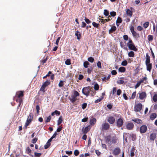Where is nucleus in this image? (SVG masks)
<instances>
[{
    "instance_id": "f257e3e1",
    "label": "nucleus",
    "mask_w": 157,
    "mask_h": 157,
    "mask_svg": "<svg viewBox=\"0 0 157 157\" xmlns=\"http://www.w3.org/2000/svg\"><path fill=\"white\" fill-rule=\"evenodd\" d=\"M105 140L106 143L108 144H116L117 143V139L115 136L112 137L110 135L105 136Z\"/></svg>"
},
{
    "instance_id": "f03ea898",
    "label": "nucleus",
    "mask_w": 157,
    "mask_h": 157,
    "mask_svg": "<svg viewBox=\"0 0 157 157\" xmlns=\"http://www.w3.org/2000/svg\"><path fill=\"white\" fill-rule=\"evenodd\" d=\"M79 95V93L77 91H75L74 93L71 95V97L69 98L70 101L73 103H74L76 99V97Z\"/></svg>"
},
{
    "instance_id": "7ed1b4c3",
    "label": "nucleus",
    "mask_w": 157,
    "mask_h": 157,
    "mask_svg": "<svg viewBox=\"0 0 157 157\" xmlns=\"http://www.w3.org/2000/svg\"><path fill=\"white\" fill-rule=\"evenodd\" d=\"M91 88L90 86L84 87L82 90V93L86 96H88L91 91Z\"/></svg>"
},
{
    "instance_id": "20e7f679",
    "label": "nucleus",
    "mask_w": 157,
    "mask_h": 157,
    "mask_svg": "<svg viewBox=\"0 0 157 157\" xmlns=\"http://www.w3.org/2000/svg\"><path fill=\"white\" fill-rule=\"evenodd\" d=\"M116 123V126L118 128H120L123 126L124 124V119L121 116L117 120Z\"/></svg>"
},
{
    "instance_id": "39448f33",
    "label": "nucleus",
    "mask_w": 157,
    "mask_h": 157,
    "mask_svg": "<svg viewBox=\"0 0 157 157\" xmlns=\"http://www.w3.org/2000/svg\"><path fill=\"white\" fill-rule=\"evenodd\" d=\"M24 91H19L16 93L15 97L17 98L16 99H23L22 97L24 96Z\"/></svg>"
},
{
    "instance_id": "423d86ee",
    "label": "nucleus",
    "mask_w": 157,
    "mask_h": 157,
    "mask_svg": "<svg viewBox=\"0 0 157 157\" xmlns=\"http://www.w3.org/2000/svg\"><path fill=\"white\" fill-rule=\"evenodd\" d=\"M50 81L48 80L46 81L43 83V85L41 86L40 89V91H43L44 92L45 91L44 89L46 86L50 84Z\"/></svg>"
},
{
    "instance_id": "0eeeda50",
    "label": "nucleus",
    "mask_w": 157,
    "mask_h": 157,
    "mask_svg": "<svg viewBox=\"0 0 157 157\" xmlns=\"http://www.w3.org/2000/svg\"><path fill=\"white\" fill-rule=\"evenodd\" d=\"M142 108V105L141 103H139L135 105L134 110L136 112L140 111Z\"/></svg>"
},
{
    "instance_id": "6e6552de",
    "label": "nucleus",
    "mask_w": 157,
    "mask_h": 157,
    "mask_svg": "<svg viewBox=\"0 0 157 157\" xmlns=\"http://www.w3.org/2000/svg\"><path fill=\"white\" fill-rule=\"evenodd\" d=\"M110 128V125L108 123L105 122L103 123L101 125V129L102 130H107Z\"/></svg>"
},
{
    "instance_id": "1a4fd4ad",
    "label": "nucleus",
    "mask_w": 157,
    "mask_h": 157,
    "mask_svg": "<svg viewBox=\"0 0 157 157\" xmlns=\"http://www.w3.org/2000/svg\"><path fill=\"white\" fill-rule=\"evenodd\" d=\"M121 152V149L119 147L115 148L113 150L112 153L114 155H118Z\"/></svg>"
},
{
    "instance_id": "9d476101",
    "label": "nucleus",
    "mask_w": 157,
    "mask_h": 157,
    "mask_svg": "<svg viewBox=\"0 0 157 157\" xmlns=\"http://www.w3.org/2000/svg\"><path fill=\"white\" fill-rule=\"evenodd\" d=\"M139 98L141 100H143L144 98H145L147 96V94L145 92H139Z\"/></svg>"
},
{
    "instance_id": "9b49d317",
    "label": "nucleus",
    "mask_w": 157,
    "mask_h": 157,
    "mask_svg": "<svg viewBox=\"0 0 157 157\" xmlns=\"http://www.w3.org/2000/svg\"><path fill=\"white\" fill-rule=\"evenodd\" d=\"M147 130V128L146 125H142L140 128V132L141 133L145 132Z\"/></svg>"
},
{
    "instance_id": "f8f14e48",
    "label": "nucleus",
    "mask_w": 157,
    "mask_h": 157,
    "mask_svg": "<svg viewBox=\"0 0 157 157\" xmlns=\"http://www.w3.org/2000/svg\"><path fill=\"white\" fill-rule=\"evenodd\" d=\"M127 46L128 47V48L130 50H132L135 51H136L137 50V49L136 48L134 44H130L127 45Z\"/></svg>"
},
{
    "instance_id": "ddd939ff",
    "label": "nucleus",
    "mask_w": 157,
    "mask_h": 157,
    "mask_svg": "<svg viewBox=\"0 0 157 157\" xmlns=\"http://www.w3.org/2000/svg\"><path fill=\"white\" fill-rule=\"evenodd\" d=\"M134 124L132 122L128 123L126 125L127 129L129 130H131L134 128Z\"/></svg>"
},
{
    "instance_id": "4468645a",
    "label": "nucleus",
    "mask_w": 157,
    "mask_h": 157,
    "mask_svg": "<svg viewBox=\"0 0 157 157\" xmlns=\"http://www.w3.org/2000/svg\"><path fill=\"white\" fill-rule=\"evenodd\" d=\"M107 121L111 124H113L115 122V118L112 116L109 117L107 119Z\"/></svg>"
},
{
    "instance_id": "2eb2a0df",
    "label": "nucleus",
    "mask_w": 157,
    "mask_h": 157,
    "mask_svg": "<svg viewBox=\"0 0 157 157\" xmlns=\"http://www.w3.org/2000/svg\"><path fill=\"white\" fill-rule=\"evenodd\" d=\"M156 138V134L155 133L152 132L149 136V139L151 141H154Z\"/></svg>"
},
{
    "instance_id": "dca6fc26",
    "label": "nucleus",
    "mask_w": 157,
    "mask_h": 157,
    "mask_svg": "<svg viewBox=\"0 0 157 157\" xmlns=\"http://www.w3.org/2000/svg\"><path fill=\"white\" fill-rule=\"evenodd\" d=\"M91 127L90 125H88L86 127L84 128H83L82 130V131L83 133H87L90 130Z\"/></svg>"
},
{
    "instance_id": "f3484780",
    "label": "nucleus",
    "mask_w": 157,
    "mask_h": 157,
    "mask_svg": "<svg viewBox=\"0 0 157 157\" xmlns=\"http://www.w3.org/2000/svg\"><path fill=\"white\" fill-rule=\"evenodd\" d=\"M96 122V119L95 118L92 117L90 119V124L92 126L94 125Z\"/></svg>"
},
{
    "instance_id": "a211bd4d",
    "label": "nucleus",
    "mask_w": 157,
    "mask_h": 157,
    "mask_svg": "<svg viewBox=\"0 0 157 157\" xmlns=\"http://www.w3.org/2000/svg\"><path fill=\"white\" fill-rule=\"evenodd\" d=\"M117 28L115 25L112 26L111 29L109 30V34L114 33L116 30Z\"/></svg>"
},
{
    "instance_id": "6ab92c4d",
    "label": "nucleus",
    "mask_w": 157,
    "mask_h": 157,
    "mask_svg": "<svg viewBox=\"0 0 157 157\" xmlns=\"http://www.w3.org/2000/svg\"><path fill=\"white\" fill-rule=\"evenodd\" d=\"M147 78L146 77H145L142 78V79L140 80L138 82L140 83L141 84L142 83H144L145 84L147 83Z\"/></svg>"
},
{
    "instance_id": "aec40b11",
    "label": "nucleus",
    "mask_w": 157,
    "mask_h": 157,
    "mask_svg": "<svg viewBox=\"0 0 157 157\" xmlns=\"http://www.w3.org/2000/svg\"><path fill=\"white\" fill-rule=\"evenodd\" d=\"M111 75H109L107 77L105 75H103V78H102V80L103 81L107 82L110 79Z\"/></svg>"
},
{
    "instance_id": "412c9836",
    "label": "nucleus",
    "mask_w": 157,
    "mask_h": 157,
    "mask_svg": "<svg viewBox=\"0 0 157 157\" xmlns=\"http://www.w3.org/2000/svg\"><path fill=\"white\" fill-rule=\"evenodd\" d=\"M132 121L135 122L136 123L138 124H142L143 122L139 118L133 119L132 120Z\"/></svg>"
},
{
    "instance_id": "4be33fe9",
    "label": "nucleus",
    "mask_w": 157,
    "mask_h": 157,
    "mask_svg": "<svg viewBox=\"0 0 157 157\" xmlns=\"http://www.w3.org/2000/svg\"><path fill=\"white\" fill-rule=\"evenodd\" d=\"M75 35L77 36L78 40H79L81 38V34L80 32L78 30L75 32Z\"/></svg>"
},
{
    "instance_id": "5701e85b",
    "label": "nucleus",
    "mask_w": 157,
    "mask_h": 157,
    "mask_svg": "<svg viewBox=\"0 0 157 157\" xmlns=\"http://www.w3.org/2000/svg\"><path fill=\"white\" fill-rule=\"evenodd\" d=\"M147 66V70L149 71H150L152 69V64L151 63H149L146 64Z\"/></svg>"
},
{
    "instance_id": "b1692460",
    "label": "nucleus",
    "mask_w": 157,
    "mask_h": 157,
    "mask_svg": "<svg viewBox=\"0 0 157 157\" xmlns=\"http://www.w3.org/2000/svg\"><path fill=\"white\" fill-rule=\"evenodd\" d=\"M26 153L27 154L29 155L30 156H32V157H33V156L32 155H31V150L30 148L29 147H27L26 148Z\"/></svg>"
},
{
    "instance_id": "393cba45",
    "label": "nucleus",
    "mask_w": 157,
    "mask_h": 157,
    "mask_svg": "<svg viewBox=\"0 0 157 157\" xmlns=\"http://www.w3.org/2000/svg\"><path fill=\"white\" fill-rule=\"evenodd\" d=\"M122 19L120 17H118L116 21V24L117 27H118L120 23L122 22Z\"/></svg>"
},
{
    "instance_id": "a878e982",
    "label": "nucleus",
    "mask_w": 157,
    "mask_h": 157,
    "mask_svg": "<svg viewBox=\"0 0 157 157\" xmlns=\"http://www.w3.org/2000/svg\"><path fill=\"white\" fill-rule=\"evenodd\" d=\"M126 12L127 15L131 17L132 16V12L129 9H127L126 10Z\"/></svg>"
},
{
    "instance_id": "bb28decb",
    "label": "nucleus",
    "mask_w": 157,
    "mask_h": 157,
    "mask_svg": "<svg viewBox=\"0 0 157 157\" xmlns=\"http://www.w3.org/2000/svg\"><path fill=\"white\" fill-rule=\"evenodd\" d=\"M133 36L135 38H138L140 37L139 34L137 33L135 31H134L132 33Z\"/></svg>"
},
{
    "instance_id": "cd10ccee",
    "label": "nucleus",
    "mask_w": 157,
    "mask_h": 157,
    "mask_svg": "<svg viewBox=\"0 0 157 157\" xmlns=\"http://www.w3.org/2000/svg\"><path fill=\"white\" fill-rule=\"evenodd\" d=\"M146 60L145 61V63L147 64L149 63H150V57L149 56L148 54H146Z\"/></svg>"
},
{
    "instance_id": "c85d7f7f",
    "label": "nucleus",
    "mask_w": 157,
    "mask_h": 157,
    "mask_svg": "<svg viewBox=\"0 0 157 157\" xmlns=\"http://www.w3.org/2000/svg\"><path fill=\"white\" fill-rule=\"evenodd\" d=\"M157 114L155 113H152L150 116V119L151 120H153L155 118L157 117Z\"/></svg>"
},
{
    "instance_id": "c756f323",
    "label": "nucleus",
    "mask_w": 157,
    "mask_h": 157,
    "mask_svg": "<svg viewBox=\"0 0 157 157\" xmlns=\"http://www.w3.org/2000/svg\"><path fill=\"white\" fill-rule=\"evenodd\" d=\"M120 44L121 47L124 49L125 50H128V49L127 47H126V45L124 44L122 42H121L120 43Z\"/></svg>"
},
{
    "instance_id": "7c9ffc66",
    "label": "nucleus",
    "mask_w": 157,
    "mask_h": 157,
    "mask_svg": "<svg viewBox=\"0 0 157 157\" xmlns=\"http://www.w3.org/2000/svg\"><path fill=\"white\" fill-rule=\"evenodd\" d=\"M16 101L17 102L19 103L18 105L17 108V110L19 108V107H20L21 104L22 102L23 99H16Z\"/></svg>"
},
{
    "instance_id": "2f4dec72",
    "label": "nucleus",
    "mask_w": 157,
    "mask_h": 157,
    "mask_svg": "<svg viewBox=\"0 0 157 157\" xmlns=\"http://www.w3.org/2000/svg\"><path fill=\"white\" fill-rule=\"evenodd\" d=\"M33 117V115L32 113H30L28 116L27 120L32 121Z\"/></svg>"
},
{
    "instance_id": "473e14b6",
    "label": "nucleus",
    "mask_w": 157,
    "mask_h": 157,
    "mask_svg": "<svg viewBox=\"0 0 157 157\" xmlns=\"http://www.w3.org/2000/svg\"><path fill=\"white\" fill-rule=\"evenodd\" d=\"M124 77H121L120 78V79L117 82V83L119 84H123L124 83V80H122L121 79H124Z\"/></svg>"
},
{
    "instance_id": "72a5a7b5",
    "label": "nucleus",
    "mask_w": 157,
    "mask_h": 157,
    "mask_svg": "<svg viewBox=\"0 0 157 157\" xmlns=\"http://www.w3.org/2000/svg\"><path fill=\"white\" fill-rule=\"evenodd\" d=\"M60 114V111L58 110H55L54 112H52L51 113V115L52 116H54L55 115H59Z\"/></svg>"
},
{
    "instance_id": "f704fd0d",
    "label": "nucleus",
    "mask_w": 157,
    "mask_h": 157,
    "mask_svg": "<svg viewBox=\"0 0 157 157\" xmlns=\"http://www.w3.org/2000/svg\"><path fill=\"white\" fill-rule=\"evenodd\" d=\"M118 70L121 72H124L125 71L126 69L124 67H121L119 68Z\"/></svg>"
},
{
    "instance_id": "c9c22d12",
    "label": "nucleus",
    "mask_w": 157,
    "mask_h": 157,
    "mask_svg": "<svg viewBox=\"0 0 157 157\" xmlns=\"http://www.w3.org/2000/svg\"><path fill=\"white\" fill-rule=\"evenodd\" d=\"M63 121V118L62 116H60L58 121L57 125H60L61 123Z\"/></svg>"
},
{
    "instance_id": "e433bc0d",
    "label": "nucleus",
    "mask_w": 157,
    "mask_h": 157,
    "mask_svg": "<svg viewBox=\"0 0 157 157\" xmlns=\"http://www.w3.org/2000/svg\"><path fill=\"white\" fill-rule=\"evenodd\" d=\"M128 55L129 57H133L135 55L134 53L132 51H131L129 52Z\"/></svg>"
},
{
    "instance_id": "4c0bfd02",
    "label": "nucleus",
    "mask_w": 157,
    "mask_h": 157,
    "mask_svg": "<svg viewBox=\"0 0 157 157\" xmlns=\"http://www.w3.org/2000/svg\"><path fill=\"white\" fill-rule=\"evenodd\" d=\"M101 21V23L103 24H104L106 22L109 21H110L111 20L110 19H100Z\"/></svg>"
},
{
    "instance_id": "58836bf2",
    "label": "nucleus",
    "mask_w": 157,
    "mask_h": 157,
    "mask_svg": "<svg viewBox=\"0 0 157 157\" xmlns=\"http://www.w3.org/2000/svg\"><path fill=\"white\" fill-rule=\"evenodd\" d=\"M130 136L132 138V141H135L136 139V135L135 134H132L130 135Z\"/></svg>"
},
{
    "instance_id": "ea45409f",
    "label": "nucleus",
    "mask_w": 157,
    "mask_h": 157,
    "mask_svg": "<svg viewBox=\"0 0 157 157\" xmlns=\"http://www.w3.org/2000/svg\"><path fill=\"white\" fill-rule=\"evenodd\" d=\"M135 149L134 148H132L131 150V152H130V156L131 157H133L134 155V151H135Z\"/></svg>"
},
{
    "instance_id": "a19ab883",
    "label": "nucleus",
    "mask_w": 157,
    "mask_h": 157,
    "mask_svg": "<svg viewBox=\"0 0 157 157\" xmlns=\"http://www.w3.org/2000/svg\"><path fill=\"white\" fill-rule=\"evenodd\" d=\"M149 22H146L144 23L143 25V26L144 28H147L149 25Z\"/></svg>"
},
{
    "instance_id": "79ce46f5",
    "label": "nucleus",
    "mask_w": 157,
    "mask_h": 157,
    "mask_svg": "<svg viewBox=\"0 0 157 157\" xmlns=\"http://www.w3.org/2000/svg\"><path fill=\"white\" fill-rule=\"evenodd\" d=\"M148 40L149 41H151L152 40H153V36L151 35H149L148 36Z\"/></svg>"
},
{
    "instance_id": "37998d69",
    "label": "nucleus",
    "mask_w": 157,
    "mask_h": 157,
    "mask_svg": "<svg viewBox=\"0 0 157 157\" xmlns=\"http://www.w3.org/2000/svg\"><path fill=\"white\" fill-rule=\"evenodd\" d=\"M90 64V63L87 61L84 62L83 66L85 68H87L88 65Z\"/></svg>"
},
{
    "instance_id": "c03bdc74",
    "label": "nucleus",
    "mask_w": 157,
    "mask_h": 157,
    "mask_svg": "<svg viewBox=\"0 0 157 157\" xmlns=\"http://www.w3.org/2000/svg\"><path fill=\"white\" fill-rule=\"evenodd\" d=\"M103 98V97H101L99 98V99H98L97 100H96L94 101V103H97L99 102L102 100Z\"/></svg>"
},
{
    "instance_id": "a18cd8bd",
    "label": "nucleus",
    "mask_w": 157,
    "mask_h": 157,
    "mask_svg": "<svg viewBox=\"0 0 157 157\" xmlns=\"http://www.w3.org/2000/svg\"><path fill=\"white\" fill-rule=\"evenodd\" d=\"M94 89L95 90H98L99 89V86L98 84L96 83L94 85Z\"/></svg>"
},
{
    "instance_id": "49530a36",
    "label": "nucleus",
    "mask_w": 157,
    "mask_h": 157,
    "mask_svg": "<svg viewBox=\"0 0 157 157\" xmlns=\"http://www.w3.org/2000/svg\"><path fill=\"white\" fill-rule=\"evenodd\" d=\"M84 20L87 24H90L91 22V21L86 17H85Z\"/></svg>"
},
{
    "instance_id": "de8ad7c7",
    "label": "nucleus",
    "mask_w": 157,
    "mask_h": 157,
    "mask_svg": "<svg viewBox=\"0 0 157 157\" xmlns=\"http://www.w3.org/2000/svg\"><path fill=\"white\" fill-rule=\"evenodd\" d=\"M109 14V11L107 10H104V14L106 16H108Z\"/></svg>"
},
{
    "instance_id": "09e8293b",
    "label": "nucleus",
    "mask_w": 157,
    "mask_h": 157,
    "mask_svg": "<svg viewBox=\"0 0 157 157\" xmlns=\"http://www.w3.org/2000/svg\"><path fill=\"white\" fill-rule=\"evenodd\" d=\"M48 60L47 57H46V58L44 59L43 60L40 61L41 64L43 65L44 64V63H46V61Z\"/></svg>"
},
{
    "instance_id": "8fccbe9b",
    "label": "nucleus",
    "mask_w": 157,
    "mask_h": 157,
    "mask_svg": "<svg viewBox=\"0 0 157 157\" xmlns=\"http://www.w3.org/2000/svg\"><path fill=\"white\" fill-rule=\"evenodd\" d=\"M65 63L66 64L68 65L71 64L70 59H67L65 62Z\"/></svg>"
},
{
    "instance_id": "3c124183",
    "label": "nucleus",
    "mask_w": 157,
    "mask_h": 157,
    "mask_svg": "<svg viewBox=\"0 0 157 157\" xmlns=\"http://www.w3.org/2000/svg\"><path fill=\"white\" fill-rule=\"evenodd\" d=\"M92 25L95 28H98L99 27V24H97L94 22H92Z\"/></svg>"
},
{
    "instance_id": "603ef678",
    "label": "nucleus",
    "mask_w": 157,
    "mask_h": 157,
    "mask_svg": "<svg viewBox=\"0 0 157 157\" xmlns=\"http://www.w3.org/2000/svg\"><path fill=\"white\" fill-rule=\"evenodd\" d=\"M153 100L154 102L157 101V94H155L153 96Z\"/></svg>"
},
{
    "instance_id": "864d4df0",
    "label": "nucleus",
    "mask_w": 157,
    "mask_h": 157,
    "mask_svg": "<svg viewBox=\"0 0 157 157\" xmlns=\"http://www.w3.org/2000/svg\"><path fill=\"white\" fill-rule=\"evenodd\" d=\"M94 59L92 57H90L88 58V60L91 63L93 62Z\"/></svg>"
},
{
    "instance_id": "5fc2aeb1",
    "label": "nucleus",
    "mask_w": 157,
    "mask_h": 157,
    "mask_svg": "<svg viewBox=\"0 0 157 157\" xmlns=\"http://www.w3.org/2000/svg\"><path fill=\"white\" fill-rule=\"evenodd\" d=\"M34 153L35 155V157H40V156L42 155V153H38L35 152Z\"/></svg>"
},
{
    "instance_id": "6e6d98bb",
    "label": "nucleus",
    "mask_w": 157,
    "mask_h": 157,
    "mask_svg": "<svg viewBox=\"0 0 157 157\" xmlns=\"http://www.w3.org/2000/svg\"><path fill=\"white\" fill-rule=\"evenodd\" d=\"M63 81L62 80H60L58 84L59 86L60 87H61L63 86Z\"/></svg>"
},
{
    "instance_id": "4d7b16f0",
    "label": "nucleus",
    "mask_w": 157,
    "mask_h": 157,
    "mask_svg": "<svg viewBox=\"0 0 157 157\" xmlns=\"http://www.w3.org/2000/svg\"><path fill=\"white\" fill-rule=\"evenodd\" d=\"M74 153L75 156H77L79 154V152L78 150H75Z\"/></svg>"
},
{
    "instance_id": "13d9d810",
    "label": "nucleus",
    "mask_w": 157,
    "mask_h": 157,
    "mask_svg": "<svg viewBox=\"0 0 157 157\" xmlns=\"http://www.w3.org/2000/svg\"><path fill=\"white\" fill-rule=\"evenodd\" d=\"M51 116H49L46 119L45 122V123H48L51 120Z\"/></svg>"
},
{
    "instance_id": "bf43d9fd",
    "label": "nucleus",
    "mask_w": 157,
    "mask_h": 157,
    "mask_svg": "<svg viewBox=\"0 0 157 157\" xmlns=\"http://www.w3.org/2000/svg\"><path fill=\"white\" fill-rule=\"evenodd\" d=\"M136 91L133 92L132 94L131 98H130L132 99H134L136 97Z\"/></svg>"
},
{
    "instance_id": "052dcab7",
    "label": "nucleus",
    "mask_w": 157,
    "mask_h": 157,
    "mask_svg": "<svg viewBox=\"0 0 157 157\" xmlns=\"http://www.w3.org/2000/svg\"><path fill=\"white\" fill-rule=\"evenodd\" d=\"M127 62L126 60H125L122 62L121 65L123 66H126L127 64Z\"/></svg>"
},
{
    "instance_id": "680f3d73",
    "label": "nucleus",
    "mask_w": 157,
    "mask_h": 157,
    "mask_svg": "<svg viewBox=\"0 0 157 157\" xmlns=\"http://www.w3.org/2000/svg\"><path fill=\"white\" fill-rule=\"evenodd\" d=\"M93 70V68L92 67H90V68H88L87 69V73L88 74H90Z\"/></svg>"
},
{
    "instance_id": "e2e57ef3",
    "label": "nucleus",
    "mask_w": 157,
    "mask_h": 157,
    "mask_svg": "<svg viewBox=\"0 0 157 157\" xmlns=\"http://www.w3.org/2000/svg\"><path fill=\"white\" fill-rule=\"evenodd\" d=\"M110 14L111 16L114 17L116 15V13L115 11L111 12Z\"/></svg>"
},
{
    "instance_id": "0e129e2a",
    "label": "nucleus",
    "mask_w": 157,
    "mask_h": 157,
    "mask_svg": "<svg viewBox=\"0 0 157 157\" xmlns=\"http://www.w3.org/2000/svg\"><path fill=\"white\" fill-rule=\"evenodd\" d=\"M86 26V24L85 22L84 21H82V24L81 25V27L82 28H85Z\"/></svg>"
},
{
    "instance_id": "69168bd1",
    "label": "nucleus",
    "mask_w": 157,
    "mask_h": 157,
    "mask_svg": "<svg viewBox=\"0 0 157 157\" xmlns=\"http://www.w3.org/2000/svg\"><path fill=\"white\" fill-rule=\"evenodd\" d=\"M51 145V144L49 143H47V144L45 145L44 146V148L47 149Z\"/></svg>"
},
{
    "instance_id": "338daca9",
    "label": "nucleus",
    "mask_w": 157,
    "mask_h": 157,
    "mask_svg": "<svg viewBox=\"0 0 157 157\" xmlns=\"http://www.w3.org/2000/svg\"><path fill=\"white\" fill-rule=\"evenodd\" d=\"M97 66L99 68H101V63L100 61H98L97 63Z\"/></svg>"
},
{
    "instance_id": "774afa93",
    "label": "nucleus",
    "mask_w": 157,
    "mask_h": 157,
    "mask_svg": "<svg viewBox=\"0 0 157 157\" xmlns=\"http://www.w3.org/2000/svg\"><path fill=\"white\" fill-rule=\"evenodd\" d=\"M62 128L61 126H59V127L57 128L56 130V132H59L62 129Z\"/></svg>"
}]
</instances>
